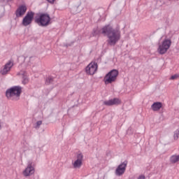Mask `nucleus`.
I'll list each match as a JSON object with an SVG mask.
<instances>
[{
	"instance_id": "1",
	"label": "nucleus",
	"mask_w": 179,
	"mask_h": 179,
	"mask_svg": "<svg viewBox=\"0 0 179 179\" xmlns=\"http://www.w3.org/2000/svg\"><path fill=\"white\" fill-rule=\"evenodd\" d=\"M101 33L106 36L108 45H115L121 40V29L120 27L114 28L111 25H106L102 28Z\"/></svg>"
},
{
	"instance_id": "2",
	"label": "nucleus",
	"mask_w": 179,
	"mask_h": 179,
	"mask_svg": "<svg viewBox=\"0 0 179 179\" xmlns=\"http://www.w3.org/2000/svg\"><path fill=\"white\" fill-rule=\"evenodd\" d=\"M22 94V87L14 86L8 89L6 92V96L8 100H14L17 101L20 97Z\"/></svg>"
},
{
	"instance_id": "3",
	"label": "nucleus",
	"mask_w": 179,
	"mask_h": 179,
	"mask_svg": "<svg viewBox=\"0 0 179 179\" xmlns=\"http://www.w3.org/2000/svg\"><path fill=\"white\" fill-rule=\"evenodd\" d=\"M118 78V71L116 69L111 70L109 71L103 78V82L105 85H111L117 81Z\"/></svg>"
},
{
	"instance_id": "4",
	"label": "nucleus",
	"mask_w": 179,
	"mask_h": 179,
	"mask_svg": "<svg viewBox=\"0 0 179 179\" xmlns=\"http://www.w3.org/2000/svg\"><path fill=\"white\" fill-rule=\"evenodd\" d=\"M170 47H171V40L169 38L164 39L161 43H159L157 48V51L159 54L163 55L170 50Z\"/></svg>"
},
{
	"instance_id": "5",
	"label": "nucleus",
	"mask_w": 179,
	"mask_h": 179,
	"mask_svg": "<svg viewBox=\"0 0 179 179\" xmlns=\"http://www.w3.org/2000/svg\"><path fill=\"white\" fill-rule=\"evenodd\" d=\"M36 23L38 24V26L45 27L48 26L51 22V17L48 14H41L38 17H37L35 20Z\"/></svg>"
},
{
	"instance_id": "6",
	"label": "nucleus",
	"mask_w": 179,
	"mask_h": 179,
	"mask_svg": "<svg viewBox=\"0 0 179 179\" xmlns=\"http://www.w3.org/2000/svg\"><path fill=\"white\" fill-rule=\"evenodd\" d=\"M34 173H36V166L34 165V162L29 161L27 166L22 171V176L24 177H31V176H34Z\"/></svg>"
},
{
	"instance_id": "7",
	"label": "nucleus",
	"mask_w": 179,
	"mask_h": 179,
	"mask_svg": "<svg viewBox=\"0 0 179 179\" xmlns=\"http://www.w3.org/2000/svg\"><path fill=\"white\" fill-rule=\"evenodd\" d=\"M71 164L73 166V169H80L82 167V164H83V154L82 152H78L76 159L72 161Z\"/></svg>"
},
{
	"instance_id": "8",
	"label": "nucleus",
	"mask_w": 179,
	"mask_h": 179,
	"mask_svg": "<svg viewBox=\"0 0 179 179\" xmlns=\"http://www.w3.org/2000/svg\"><path fill=\"white\" fill-rule=\"evenodd\" d=\"M127 164L128 162H127V161H124V162L120 164L115 169V176H117V177H121V176H123L124 173H125V170H127Z\"/></svg>"
},
{
	"instance_id": "9",
	"label": "nucleus",
	"mask_w": 179,
	"mask_h": 179,
	"mask_svg": "<svg viewBox=\"0 0 179 179\" xmlns=\"http://www.w3.org/2000/svg\"><path fill=\"white\" fill-rule=\"evenodd\" d=\"M13 67V61L10 60L8 61L4 66H3V68L0 70V73L1 75H8L9 72H10V69Z\"/></svg>"
},
{
	"instance_id": "10",
	"label": "nucleus",
	"mask_w": 179,
	"mask_h": 179,
	"mask_svg": "<svg viewBox=\"0 0 179 179\" xmlns=\"http://www.w3.org/2000/svg\"><path fill=\"white\" fill-rule=\"evenodd\" d=\"M87 75H94L97 72V64L96 62L90 63L85 69Z\"/></svg>"
},
{
	"instance_id": "11",
	"label": "nucleus",
	"mask_w": 179,
	"mask_h": 179,
	"mask_svg": "<svg viewBox=\"0 0 179 179\" xmlns=\"http://www.w3.org/2000/svg\"><path fill=\"white\" fill-rule=\"evenodd\" d=\"M33 19H34V13L28 12L22 20L23 26H29V24H31V22H33Z\"/></svg>"
},
{
	"instance_id": "12",
	"label": "nucleus",
	"mask_w": 179,
	"mask_h": 179,
	"mask_svg": "<svg viewBox=\"0 0 179 179\" xmlns=\"http://www.w3.org/2000/svg\"><path fill=\"white\" fill-rule=\"evenodd\" d=\"M103 104L105 106H118L121 104V99L118 98H115L108 101H103Z\"/></svg>"
},
{
	"instance_id": "13",
	"label": "nucleus",
	"mask_w": 179,
	"mask_h": 179,
	"mask_svg": "<svg viewBox=\"0 0 179 179\" xmlns=\"http://www.w3.org/2000/svg\"><path fill=\"white\" fill-rule=\"evenodd\" d=\"M26 10H27V8L26 7V6H20L16 11V16L17 17H20V16H23V15L26 13Z\"/></svg>"
},
{
	"instance_id": "14",
	"label": "nucleus",
	"mask_w": 179,
	"mask_h": 179,
	"mask_svg": "<svg viewBox=\"0 0 179 179\" xmlns=\"http://www.w3.org/2000/svg\"><path fill=\"white\" fill-rule=\"evenodd\" d=\"M18 75L22 77L23 85H27V83H29V77L27 76V73H26V71H21L18 73Z\"/></svg>"
},
{
	"instance_id": "15",
	"label": "nucleus",
	"mask_w": 179,
	"mask_h": 179,
	"mask_svg": "<svg viewBox=\"0 0 179 179\" xmlns=\"http://www.w3.org/2000/svg\"><path fill=\"white\" fill-rule=\"evenodd\" d=\"M163 107L162 102H155L151 106L152 111H159Z\"/></svg>"
},
{
	"instance_id": "16",
	"label": "nucleus",
	"mask_w": 179,
	"mask_h": 179,
	"mask_svg": "<svg viewBox=\"0 0 179 179\" xmlns=\"http://www.w3.org/2000/svg\"><path fill=\"white\" fill-rule=\"evenodd\" d=\"M170 162L171 163H177L178 162H179V155H172L170 158Z\"/></svg>"
},
{
	"instance_id": "17",
	"label": "nucleus",
	"mask_w": 179,
	"mask_h": 179,
	"mask_svg": "<svg viewBox=\"0 0 179 179\" xmlns=\"http://www.w3.org/2000/svg\"><path fill=\"white\" fill-rule=\"evenodd\" d=\"M178 78H179V75L178 74H175V75L171 76L170 80H176V79H178Z\"/></svg>"
},
{
	"instance_id": "18",
	"label": "nucleus",
	"mask_w": 179,
	"mask_h": 179,
	"mask_svg": "<svg viewBox=\"0 0 179 179\" xmlns=\"http://www.w3.org/2000/svg\"><path fill=\"white\" fill-rule=\"evenodd\" d=\"M41 124H43V121L41 120L36 122L35 128H40V125H41Z\"/></svg>"
},
{
	"instance_id": "19",
	"label": "nucleus",
	"mask_w": 179,
	"mask_h": 179,
	"mask_svg": "<svg viewBox=\"0 0 179 179\" xmlns=\"http://www.w3.org/2000/svg\"><path fill=\"white\" fill-rule=\"evenodd\" d=\"M48 2H49L50 3H54V2H55V0H47Z\"/></svg>"
},
{
	"instance_id": "20",
	"label": "nucleus",
	"mask_w": 179,
	"mask_h": 179,
	"mask_svg": "<svg viewBox=\"0 0 179 179\" xmlns=\"http://www.w3.org/2000/svg\"><path fill=\"white\" fill-rule=\"evenodd\" d=\"M138 179H145V176H140L138 177Z\"/></svg>"
},
{
	"instance_id": "21",
	"label": "nucleus",
	"mask_w": 179,
	"mask_h": 179,
	"mask_svg": "<svg viewBox=\"0 0 179 179\" xmlns=\"http://www.w3.org/2000/svg\"><path fill=\"white\" fill-rule=\"evenodd\" d=\"M0 129H2V122H0Z\"/></svg>"
},
{
	"instance_id": "22",
	"label": "nucleus",
	"mask_w": 179,
	"mask_h": 179,
	"mask_svg": "<svg viewBox=\"0 0 179 179\" xmlns=\"http://www.w3.org/2000/svg\"><path fill=\"white\" fill-rule=\"evenodd\" d=\"M6 1H11V0H6Z\"/></svg>"
}]
</instances>
